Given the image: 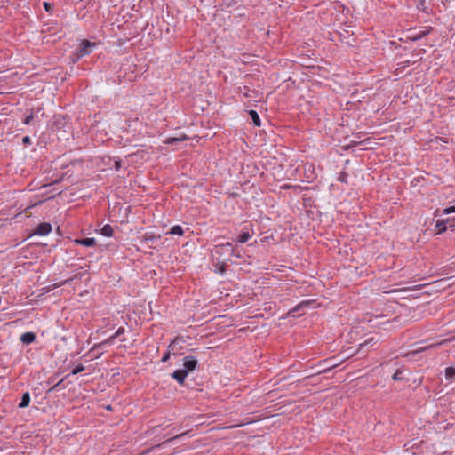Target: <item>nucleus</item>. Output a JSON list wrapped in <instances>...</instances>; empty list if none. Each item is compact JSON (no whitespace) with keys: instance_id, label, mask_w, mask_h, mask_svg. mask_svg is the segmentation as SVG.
<instances>
[{"instance_id":"20","label":"nucleus","mask_w":455,"mask_h":455,"mask_svg":"<svg viewBox=\"0 0 455 455\" xmlns=\"http://www.w3.org/2000/svg\"><path fill=\"white\" fill-rule=\"evenodd\" d=\"M83 371H84V366L83 364H77L73 368L71 374L76 375L82 372Z\"/></svg>"},{"instance_id":"24","label":"nucleus","mask_w":455,"mask_h":455,"mask_svg":"<svg viewBox=\"0 0 455 455\" xmlns=\"http://www.w3.org/2000/svg\"><path fill=\"white\" fill-rule=\"evenodd\" d=\"M184 435H185V434H181V435H176V436H174V437H172V438H170V439H168V440H166V441L163 442L162 443H160L158 446H164V445H165L166 443H170V442L173 441L174 439H177V438H179V437H180V436H183Z\"/></svg>"},{"instance_id":"26","label":"nucleus","mask_w":455,"mask_h":455,"mask_svg":"<svg viewBox=\"0 0 455 455\" xmlns=\"http://www.w3.org/2000/svg\"><path fill=\"white\" fill-rule=\"evenodd\" d=\"M44 7L45 11L48 12H51L52 11V5L48 2L44 3Z\"/></svg>"},{"instance_id":"17","label":"nucleus","mask_w":455,"mask_h":455,"mask_svg":"<svg viewBox=\"0 0 455 455\" xmlns=\"http://www.w3.org/2000/svg\"><path fill=\"white\" fill-rule=\"evenodd\" d=\"M251 237V235L249 232H243L237 238V242L240 243H246L250 238Z\"/></svg>"},{"instance_id":"3","label":"nucleus","mask_w":455,"mask_h":455,"mask_svg":"<svg viewBox=\"0 0 455 455\" xmlns=\"http://www.w3.org/2000/svg\"><path fill=\"white\" fill-rule=\"evenodd\" d=\"M183 370L188 371V373L189 371H194L197 367L198 362L194 356H185L183 359Z\"/></svg>"},{"instance_id":"30","label":"nucleus","mask_w":455,"mask_h":455,"mask_svg":"<svg viewBox=\"0 0 455 455\" xmlns=\"http://www.w3.org/2000/svg\"><path fill=\"white\" fill-rule=\"evenodd\" d=\"M219 247H230L231 249L233 248L232 243L229 242L226 243L225 244L220 245Z\"/></svg>"},{"instance_id":"18","label":"nucleus","mask_w":455,"mask_h":455,"mask_svg":"<svg viewBox=\"0 0 455 455\" xmlns=\"http://www.w3.org/2000/svg\"><path fill=\"white\" fill-rule=\"evenodd\" d=\"M35 119V115L33 109L30 110L29 114L25 116L22 121V124L25 125H29L33 120Z\"/></svg>"},{"instance_id":"13","label":"nucleus","mask_w":455,"mask_h":455,"mask_svg":"<svg viewBox=\"0 0 455 455\" xmlns=\"http://www.w3.org/2000/svg\"><path fill=\"white\" fill-rule=\"evenodd\" d=\"M30 403V395L28 392H26L22 395L21 401L19 403L20 408H26L29 405Z\"/></svg>"},{"instance_id":"6","label":"nucleus","mask_w":455,"mask_h":455,"mask_svg":"<svg viewBox=\"0 0 455 455\" xmlns=\"http://www.w3.org/2000/svg\"><path fill=\"white\" fill-rule=\"evenodd\" d=\"M188 371L180 369L176 370L172 373V377L179 383L183 384L186 377L188 376Z\"/></svg>"},{"instance_id":"25","label":"nucleus","mask_w":455,"mask_h":455,"mask_svg":"<svg viewBox=\"0 0 455 455\" xmlns=\"http://www.w3.org/2000/svg\"><path fill=\"white\" fill-rule=\"evenodd\" d=\"M347 177H348L347 173V172H342L340 173V176H339V181H341V182H345V183H346V182H347Z\"/></svg>"},{"instance_id":"33","label":"nucleus","mask_w":455,"mask_h":455,"mask_svg":"<svg viewBox=\"0 0 455 455\" xmlns=\"http://www.w3.org/2000/svg\"><path fill=\"white\" fill-rule=\"evenodd\" d=\"M454 220H455V218H454Z\"/></svg>"},{"instance_id":"11","label":"nucleus","mask_w":455,"mask_h":455,"mask_svg":"<svg viewBox=\"0 0 455 455\" xmlns=\"http://www.w3.org/2000/svg\"><path fill=\"white\" fill-rule=\"evenodd\" d=\"M188 139V137L187 135H182L181 137H170V138H167L164 143L167 144V145H172V144H175L177 142L185 141Z\"/></svg>"},{"instance_id":"32","label":"nucleus","mask_w":455,"mask_h":455,"mask_svg":"<svg viewBox=\"0 0 455 455\" xmlns=\"http://www.w3.org/2000/svg\"><path fill=\"white\" fill-rule=\"evenodd\" d=\"M421 4V5H423L425 4V0H419Z\"/></svg>"},{"instance_id":"8","label":"nucleus","mask_w":455,"mask_h":455,"mask_svg":"<svg viewBox=\"0 0 455 455\" xmlns=\"http://www.w3.org/2000/svg\"><path fill=\"white\" fill-rule=\"evenodd\" d=\"M176 347H177V340H173L169 346L166 353L162 357V362L165 363L169 360L171 353L175 354L176 352Z\"/></svg>"},{"instance_id":"16","label":"nucleus","mask_w":455,"mask_h":455,"mask_svg":"<svg viewBox=\"0 0 455 455\" xmlns=\"http://www.w3.org/2000/svg\"><path fill=\"white\" fill-rule=\"evenodd\" d=\"M169 234L181 236L184 234V230L181 226L175 225L171 228Z\"/></svg>"},{"instance_id":"22","label":"nucleus","mask_w":455,"mask_h":455,"mask_svg":"<svg viewBox=\"0 0 455 455\" xmlns=\"http://www.w3.org/2000/svg\"><path fill=\"white\" fill-rule=\"evenodd\" d=\"M453 212H455V205L454 206L447 207V208L443 210V214H451V213H453Z\"/></svg>"},{"instance_id":"5","label":"nucleus","mask_w":455,"mask_h":455,"mask_svg":"<svg viewBox=\"0 0 455 455\" xmlns=\"http://www.w3.org/2000/svg\"><path fill=\"white\" fill-rule=\"evenodd\" d=\"M432 27H423L419 31L413 33L410 36L411 40L418 41L424 36H427L432 31Z\"/></svg>"},{"instance_id":"12","label":"nucleus","mask_w":455,"mask_h":455,"mask_svg":"<svg viewBox=\"0 0 455 455\" xmlns=\"http://www.w3.org/2000/svg\"><path fill=\"white\" fill-rule=\"evenodd\" d=\"M113 233V228L109 224L104 225L100 229V234L106 237H111Z\"/></svg>"},{"instance_id":"23","label":"nucleus","mask_w":455,"mask_h":455,"mask_svg":"<svg viewBox=\"0 0 455 455\" xmlns=\"http://www.w3.org/2000/svg\"><path fill=\"white\" fill-rule=\"evenodd\" d=\"M308 305H309V301H303V302L299 303L293 310L294 311H299L302 307H307Z\"/></svg>"},{"instance_id":"19","label":"nucleus","mask_w":455,"mask_h":455,"mask_svg":"<svg viewBox=\"0 0 455 455\" xmlns=\"http://www.w3.org/2000/svg\"><path fill=\"white\" fill-rule=\"evenodd\" d=\"M376 343H377V340L373 337H371V338L367 339L363 343L360 344V348H363L366 346H373Z\"/></svg>"},{"instance_id":"28","label":"nucleus","mask_w":455,"mask_h":455,"mask_svg":"<svg viewBox=\"0 0 455 455\" xmlns=\"http://www.w3.org/2000/svg\"><path fill=\"white\" fill-rule=\"evenodd\" d=\"M22 142H23V144H25V145H30V144H31V139H30V137H29V136H25V137H23V139H22Z\"/></svg>"},{"instance_id":"21","label":"nucleus","mask_w":455,"mask_h":455,"mask_svg":"<svg viewBox=\"0 0 455 455\" xmlns=\"http://www.w3.org/2000/svg\"><path fill=\"white\" fill-rule=\"evenodd\" d=\"M63 379H60V381H58L55 385H53L52 387H50L48 390H47V393H51L54 390H57L59 388V387L61 385V383L63 382Z\"/></svg>"},{"instance_id":"4","label":"nucleus","mask_w":455,"mask_h":455,"mask_svg":"<svg viewBox=\"0 0 455 455\" xmlns=\"http://www.w3.org/2000/svg\"><path fill=\"white\" fill-rule=\"evenodd\" d=\"M51 231H52V225L48 222H43V223H40L36 227L34 234L44 236V235H47L48 234H50Z\"/></svg>"},{"instance_id":"2","label":"nucleus","mask_w":455,"mask_h":455,"mask_svg":"<svg viewBox=\"0 0 455 455\" xmlns=\"http://www.w3.org/2000/svg\"><path fill=\"white\" fill-rule=\"evenodd\" d=\"M124 332H125V329L124 327H119L117 329V331L113 335H111L109 338H108L107 339H105L98 344H95L92 347L91 351H94L96 348H101V347H105L106 345L113 344L114 340L116 338L123 335Z\"/></svg>"},{"instance_id":"14","label":"nucleus","mask_w":455,"mask_h":455,"mask_svg":"<svg viewBox=\"0 0 455 455\" xmlns=\"http://www.w3.org/2000/svg\"><path fill=\"white\" fill-rule=\"evenodd\" d=\"M445 379L449 381L455 379V367H447L445 369Z\"/></svg>"},{"instance_id":"1","label":"nucleus","mask_w":455,"mask_h":455,"mask_svg":"<svg viewBox=\"0 0 455 455\" xmlns=\"http://www.w3.org/2000/svg\"><path fill=\"white\" fill-rule=\"evenodd\" d=\"M96 43H92L86 39L81 40L78 50L74 53L76 56L74 61H76L84 56L89 55L92 52V48L96 47Z\"/></svg>"},{"instance_id":"27","label":"nucleus","mask_w":455,"mask_h":455,"mask_svg":"<svg viewBox=\"0 0 455 455\" xmlns=\"http://www.w3.org/2000/svg\"><path fill=\"white\" fill-rule=\"evenodd\" d=\"M232 256L234 257H236V258H241V254L240 252L237 251L236 248H232L231 249V253H230Z\"/></svg>"},{"instance_id":"10","label":"nucleus","mask_w":455,"mask_h":455,"mask_svg":"<svg viewBox=\"0 0 455 455\" xmlns=\"http://www.w3.org/2000/svg\"><path fill=\"white\" fill-rule=\"evenodd\" d=\"M451 221V219L447 220H438L436 221L435 227L439 229L438 233L441 234L447 230V224H449Z\"/></svg>"},{"instance_id":"31","label":"nucleus","mask_w":455,"mask_h":455,"mask_svg":"<svg viewBox=\"0 0 455 455\" xmlns=\"http://www.w3.org/2000/svg\"><path fill=\"white\" fill-rule=\"evenodd\" d=\"M48 383H49V384H50V383H51V384H53V379H52V378H51V379H49Z\"/></svg>"},{"instance_id":"9","label":"nucleus","mask_w":455,"mask_h":455,"mask_svg":"<svg viewBox=\"0 0 455 455\" xmlns=\"http://www.w3.org/2000/svg\"><path fill=\"white\" fill-rule=\"evenodd\" d=\"M75 243L86 247H92L96 244V240L94 238H82L76 239Z\"/></svg>"},{"instance_id":"15","label":"nucleus","mask_w":455,"mask_h":455,"mask_svg":"<svg viewBox=\"0 0 455 455\" xmlns=\"http://www.w3.org/2000/svg\"><path fill=\"white\" fill-rule=\"evenodd\" d=\"M249 115L256 126H260V118L257 111L250 110Z\"/></svg>"},{"instance_id":"29","label":"nucleus","mask_w":455,"mask_h":455,"mask_svg":"<svg viewBox=\"0 0 455 455\" xmlns=\"http://www.w3.org/2000/svg\"><path fill=\"white\" fill-rule=\"evenodd\" d=\"M401 374H402V372H400V371H396V372L393 375V379H394V380H400V379H402Z\"/></svg>"},{"instance_id":"7","label":"nucleus","mask_w":455,"mask_h":455,"mask_svg":"<svg viewBox=\"0 0 455 455\" xmlns=\"http://www.w3.org/2000/svg\"><path fill=\"white\" fill-rule=\"evenodd\" d=\"M20 340L24 345H30L31 343H33L36 340V334L31 331L25 332L20 336Z\"/></svg>"}]
</instances>
